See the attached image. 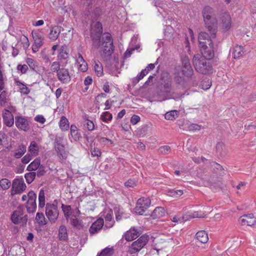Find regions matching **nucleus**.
Returning a JSON list of instances; mask_svg holds the SVG:
<instances>
[{
	"label": "nucleus",
	"instance_id": "f257e3e1",
	"mask_svg": "<svg viewBox=\"0 0 256 256\" xmlns=\"http://www.w3.org/2000/svg\"><path fill=\"white\" fill-rule=\"evenodd\" d=\"M102 24L98 22H92L91 24L90 34L94 45L100 48V54L102 56H110L114 50L113 41L112 36L108 32L102 34Z\"/></svg>",
	"mask_w": 256,
	"mask_h": 256
},
{
	"label": "nucleus",
	"instance_id": "f03ea898",
	"mask_svg": "<svg viewBox=\"0 0 256 256\" xmlns=\"http://www.w3.org/2000/svg\"><path fill=\"white\" fill-rule=\"evenodd\" d=\"M204 22L210 36L202 32L199 34L198 40L199 46L208 44V41L212 42V39L216 38L217 28V20L212 9L210 6H206L202 11Z\"/></svg>",
	"mask_w": 256,
	"mask_h": 256
},
{
	"label": "nucleus",
	"instance_id": "7ed1b4c3",
	"mask_svg": "<svg viewBox=\"0 0 256 256\" xmlns=\"http://www.w3.org/2000/svg\"><path fill=\"white\" fill-rule=\"evenodd\" d=\"M175 90V85H172V78L168 74H165L162 76V82L158 92V96L161 98L160 100L175 98L174 96Z\"/></svg>",
	"mask_w": 256,
	"mask_h": 256
},
{
	"label": "nucleus",
	"instance_id": "20e7f679",
	"mask_svg": "<svg viewBox=\"0 0 256 256\" xmlns=\"http://www.w3.org/2000/svg\"><path fill=\"white\" fill-rule=\"evenodd\" d=\"M192 62L195 70L199 73L206 74L212 72V66L205 58L200 54L195 55L192 59Z\"/></svg>",
	"mask_w": 256,
	"mask_h": 256
},
{
	"label": "nucleus",
	"instance_id": "39448f33",
	"mask_svg": "<svg viewBox=\"0 0 256 256\" xmlns=\"http://www.w3.org/2000/svg\"><path fill=\"white\" fill-rule=\"evenodd\" d=\"M66 140L62 136H57L55 139L54 148L56 154L60 160H64L68 156V152L66 150Z\"/></svg>",
	"mask_w": 256,
	"mask_h": 256
},
{
	"label": "nucleus",
	"instance_id": "423d86ee",
	"mask_svg": "<svg viewBox=\"0 0 256 256\" xmlns=\"http://www.w3.org/2000/svg\"><path fill=\"white\" fill-rule=\"evenodd\" d=\"M46 214L51 222H55L57 220L59 210L58 207V202L54 200L52 203H47L46 205Z\"/></svg>",
	"mask_w": 256,
	"mask_h": 256
},
{
	"label": "nucleus",
	"instance_id": "0eeeda50",
	"mask_svg": "<svg viewBox=\"0 0 256 256\" xmlns=\"http://www.w3.org/2000/svg\"><path fill=\"white\" fill-rule=\"evenodd\" d=\"M12 222L16 224L24 226L28 222V216L24 214L22 208L19 207L14 210L11 216Z\"/></svg>",
	"mask_w": 256,
	"mask_h": 256
},
{
	"label": "nucleus",
	"instance_id": "6e6552de",
	"mask_svg": "<svg viewBox=\"0 0 256 256\" xmlns=\"http://www.w3.org/2000/svg\"><path fill=\"white\" fill-rule=\"evenodd\" d=\"M16 112V108L12 106H9L7 109L4 110L2 116L4 124L8 127H11L14 125V116L12 114Z\"/></svg>",
	"mask_w": 256,
	"mask_h": 256
},
{
	"label": "nucleus",
	"instance_id": "1a4fd4ad",
	"mask_svg": "<svg viewBox=\"0 0 256 256\" xmlns=\"http://www.w3.org/2000/svg\"><path fill=\"white\" fill-rule=\"evenodd\" d=\"M149 237L146 235H142L138 240L132 242L130 248V254H134L140 251L147 244Z\"/></svg>",
	"mask_w": 256,
	"mask_h": 256
},
{
	"label": "nucleus",
	"instance_id": "9d476101",
	"mask_svg": "<svg viewBox=\"0 0 256 256\" xmlns=\"http://www.w3.org/2000/svg\"><path fill=\"white\" fill-rule=\"evenodd\" d=\"M32 36L34 40V44L32 46V50L34 53L38 51L40 48L44 43V36L42 32L35 31L32 32Z\"/></svg>",
	"mask_w": 256,
	"mask_h": 256
},
{
	"label": "nucleus",
	"instance_id": "9b49d317",
	"mask_svg": "<svg viewBox=\"0 0 256 256\" xmlns=\"http://www.w3.org/2000/svg\"><path fill=\"white\" fill-rule=\"evenodd\" d=\"M202 58L210 60L214 56V50L212 42L208 41V44L199 46Z\"/></svg>",
	"mask_w": 256,
	"mask_h": 256
},
{
	"label": "nucleus",
	"instance_id": "f8f14e48",
	"mask_svg": "<svg viewBox=\"0 0 256 256\" xmlns=\"http://www.w3.org/2000/svg\"><path fill=\"white\" fill-rule=\"evenodd\" d=\"M26 185L22 178L14 179L12 184L11 195L13 196L17 194H20L26 190Z\"/></svg>",
	"mask_w": 256,
	"mask_h": 256
},
{
	"label": "nucleus",
	"instance_id": "ddd939ff",
	"mask_svg": "<svg viewBox=\"0 0 256 256\" xmlns=\"http://www.w3.org/2000/svg\"><path fill=\"white\" fill-rule=\"evenodd\" d=\"M36 195L33 191L28 193V200L26 202V208L28 213H34L36 209Z\"/></svg>",
	"mask_w": 256,
	"mask_h": 256
},
{
	"label": "nucleus",
	"instance_id": "4468645a",
	"mask_svg": "<svg viewBox=\"0 0 256 256\" xmlns=\"http://www.w3.org/2000/svg\"><path fill=\"white\" fill-rule=\"evenodd\" d=\"M56 75L58 80L62 84H68L71 80L70 72L68 68H62Z\"/></svg>",
	"mask_w": 256,
	"mask_h": 256
},
{
	"label": "nucleus",
	"instance_id": "2eb2a0df",
	"mask_svg": "<svg viewBox=\"0 0 256 256\" xmlns=\"http://www.w3.org/2000/svg\"><path fill=\"white\" fill-rule=\"evenodd\" d=\"M15 120L16 126L20 130L27 131L29 129L28 122L24 117L18 116L16 117Z\"/></svg>",
	"mask_w": 256,
	"mask_h": 256
},
{
	"label": "nucleus",
	"instance_id": "dca6fc26",
	"mask_svg": "<svg viewBox=\"0 0 256 256\" xmlns=\"http://www.w3.org/2000/svg\"><path fill=\"white\" fill-rule=\"evenodd\" d=\"M238 220L243 226H252L256 224V218L253 214L242 216L240 217Z\"/></svg>",
	"mask_w": 256,
	"mask_h": 256
},
{
	"label": "nucleus",
	"instance_id": "f3484780",
	"mask_svg": "<svg viewBox=\"0 0 256 256\" xmlns=\"http://www.w3.org/2000/svg\"><path fill=\"white\" fill-rule=\"evenodd\" d=\"M75 59L79 70L82 72H86L88 68V64L82 55L80 53H78V54L76 56Z\"/></svg>",
	"mask_w": 256,
	"mask_h": 256
},
{
	"label": "nucleus",
	"instance_id": "a211bd4d",
	"mask_svg": "<svg viewBox=\"0 0 256 256\" xmlns=\"http://www.w3.org/2000/svg\"><path fill=\"white\" fill-rule=\"evenodd\" d=\"M104 222L102 218H100L94 222L90 226L89 232L90 234H94L98 232L104 226Z\"/></svg>",
	"mask_w": 256,
	"mask_h": 256
},
{
	"label": "nucleus",
	"instance_id": "6ab92c4d",
	"mask_svg": "<svg viewBox=\"0 0 256 256\" xmlns=\"http://www.w3.org/2000/svg\"><path fill=\"white\" fill-rule=\"evenodd\" d=\"M222 26L226 30L229 29L231 26V18L230 15L227 13L222 14L220 17Z\"/></svg>",
	"mask_w": 256,
	"mask_h": 256
},
{
	"label": "nucleus",
	"instance_id": "aec40b11",
	"mask_svg": "<svg viewBox=\"0 0 256 256\" xmlns=\"http://www.w3.org/2000/svg\"><path fill=\"white\" fill-rule=\"evenodd\" d=\"M158 6V10L163 17L164 22L166 24L168 23V21L171 22L172 21V18L168 14V10H166L164 4H162V6Z\"/></svg>",
	"mask_w": 256,
	"mask_h": 256
},
{
	"label": "nucleus",
	"instance_id": "412c9836",
	"mask_svg": "<svg viewBox=\"0 0 256 256\" xmlns=\"http://www.w3.org/2000/svg\"><path fill=\"white\" fill-rule=\"evenodd\" d=\"M182 67L187 69V74H192L193 70L190 63V60L187 56H184L181 58Z\"/></svg>",
	"mask_w": 256,
	"mask_h": 256
},
{
	"label": "nucleus",
	"instance_id": "4be33fe9",
	"mask_svg": "<svg viewBox=\"0 0 256 256\" xmlns=\"http://www.w3.org/2000/svg\"><path fill=\"white\" fill-rule=\"evenodd\" d=\"M113 212L112 210L106 211L104 213V216L105 218L106 224L105 226L110 228H111L114 223L112 220Z\"/></svg>",
	"mask_w": 256,
	"mask_h": 256
},
{
	"label": "nucleus",
	"instance_id": "5701e85b",
	"mask_svg": "<svg viewBox=\"0 0 256 256\" xmlns=\"http://www.w3.org/2000/svg\"><path fill=\"white\" fill-rule=\"evenodd\" d=\"M60 32V28L58 26H54L52 28L49 34V38L52 41H54L58 39Z\"/></svg>",
	"mask_w": 256,
	"mask_h": 256
},
{
	"label": "nucleus",
	"instance_id": "b1692460",
	"mask_svg": "<svg viewBox=\"0 0 256 256\" xmlns=\"http://www.w3.org/2000/svg\"><path fill=\"white\" fill-rule=\"evenodd\" d=\"M166 211L162 207H157L153 211L152 216L154 218H159L166 215Z\"/></svg>",
	"mask_w": 256,
	"mask_h": 256
},
{
	"label": "nucleus",
	"instance_id": "393cba45",
	"mask_svg": "<svg viewBox=\"0 0 256 256\" xmlns=\"http://www.w3.org/2000/svg\"><path fill=\"white\" fill-rule=\"evenodd\" d=\"M196 238L201 243H206L208 240V234L204 230L198 232L196 234Z\"/></svg>",
	"mask_w": 256,
	"mask_h": 256
},
{
	"label": "nucleus",
	"instance_id": "a878e982",
	"mask_svg": "<svg viewBox=\"0 0 256 256\" xmlns=\"http://www.w3.org/2000/svg\"><path fill=\"white\" fill-rule=\"evenodd\" d=\"M202 216V214L198 212H189L182 215V219L186 221L191 218H201Z\"/></svg>",
	"mask_w": 256,
	"mask_h": 256
},
{
	"label": "nucleus",
	"instance_id": "bb28decb",
	"mask_svg": "<svg viewBox=\"0 0 256 256\" xmlns=\"http://www.w3.org/2000/svg\"><path fill=\"white\" fill-rule=\"evenodd\" d=\"M138 232L136 230L131 228L126 232L124 238L127 241L130 242L136 239L138 236Z\"/></svg>",
	"mask_w": 256,
	"mask_h": 256
},
{
	"label": "nucleus",
	"instance_id": "cd10ccee",
	"mask_svg": "<svg viewBox=\"0 0 256 256\" xmlns=\"http://www.w3.org/2000/svg\"><path fill=\"white\" fill-rule=\"evenodd\" d=\"M68 56L67 46L66 45L60 46L58 50V58L59 60H66L68 58Z\"/></svg>",
	"mask_w": 256,
	"mask_h": 256
},
{
	"label": "nucleus",
	"instance_id": "c85d7f7f",
	"mask_svg": "<svg viewBox=\"0 0 256 256\" xmlns=\"http://www.w3.org/2000/svg\"><path fill=\"white\" fill-rule=\"evenodd\" d=\"M28 150L32 156H36L38 155L39 152V146L36 142L32 141L30 142L28 148Z\"/></svg>",
	"mask_w": 256,
	"mask_h": 256
},
{
	"label": "nucleus",
	"instance_id": "c756f323",
	"mask_svg": "<svg viewBox=\"0 0 256 256\" xmlns=\"http://www.w3.org/2000/svg\"><path fill=\"white\" fill-rule=\"evenodd\" d=\"M26 148L24 144H20L18 146L17 150L14 154V156L16 158H21L26 152Z\"/></svg>",
	"mask_w": 256,
	"mask_h": 256
},
{
	"label": "nucleus",
	"instance_id": "7c9ffc66",
	"mask_svg": "<svg viewBox=\"0 0 256 256\" xmlns=\"http://www.w3.org/2000/svg\"><path fill=\"white\" fill-rule=\"evenodd\" d=\"M59 126L62 131L68 130L70 128V124L66 116H62L61 117L59 122Z\"/></svg>",
	"mask_w": 256,
	"mask_h": 256
},
{
	"label": "nucleus",
	"instance_id": "2f4dec72",
	"mask_svg": "<svg viewBox=\"0 0 256 256\" xmlns=\"http://www.w3.org/2000/svg\"><path fill=\"white\" fill-rule=\"evenodd\" d=\"M94 72L98 76L100 77L103 75V67L102 64L100 62L94 61Z\"/></svg>",
	"mask_w": 256,
	"mask_h": 256
},
{
	"label": "nucleus",
	"instance_id": "473e14b6",
	"mask_svg": "<svg viewBox=\"0 0 256 256\" xmlns=\"http://www.w3.org/2000/svg\"><path fill=\"white\" fill-rule=\"evenodd\" d=\"M150 200L148 198H139L136 204L138 206H143V208L147 209L150 205Z\"/></svg>",
	"mask_w": 256,
	"mask_h": 256
},
{
	"label": "nucleus",
	"instance_id": "72a5a7b5",
	"mask_svg": "<svg viewBox=\"0 0 256 256\" xmlns=\"http://www.w3.org/2000/svg\"><path fill=\"white\" fill-rule=\"evenodd\" d=\"M174 30L170 26H166L164 29V36L166 40H169L173 36Z\"/></svg>",
	"mask_w": 256,
	"mask_h": 256
},
{
	"label": "nucleus",
	"instance_id": "f704fd0d",
	"mask_svg": "<svg viewBox=\"0 0 256 256\" xmlns=\"http://www.w3.org/2000/svg\"><path fill=\"white\" fill-rule=\"evenodd\" d=\"M244 53V48L240 46H236L234 48L233 55L234 58L242 56Z\"/></svg>",
	"mask_w": 256,
	"mask_h": 256
},
{
	"label": "nucleus",
	"instance_id": "c9c22d12",
	"mask_svg": "<svg viewBox=\"0 0 256 256\" xmlns=\"http://www.w3.org/2000/svg\"><path fill=\"white\" fill-rule=\"evenodd\" d=\"M36 220L40 226H44L47 224L46 218L42 212H37L36 216Z\"/></svg>",
	"mask_w": 256,
	"mask_h": 256
},
{
	"label": "nucleus",
	"instance_id": "e433bc0d",
	"mask_svg": "<svg viewBox=\"0 0 256 256\" xmlns=\"http://www.w3.org/2000/svg\"><path fill=\"white\" fill-rule=\"evenodd\" d=\"M58 236L60 240H65L68 238L67 230L65 226H61L58 230Z\"/></svg>",
	"mask_w": 256,
	"mask_h": 256
},
{
	"label": "nucleus",
	"instance_id": "4c0bfd02",
	"mask_svg": "<svg viewBox=\"0 0 256 256\" xmlns=\"http://www.w3.org/2000/svg\"><path fill=\"white\" fill-rule=\"evenodd\" d=\"M184 194V192L182 190H169L166 192L168 196L174 198H178Z\"/></svg>",
	"mask_w": 256,
	"mask_h": 256
},
{
	"label": "nucleus",
	"instance_id": "58836bf2",
	"mask_svg": "<svg viewBox=\"0 0 256 256\" xmlns=\"http://www.w3.org/2000/svg\"><path fill=\"white\" fill-rule=\"evenodd\" d=\"M114 253L113 247H106L103 249L97 256H112Z\"/></svg>",
	"mask_w": 256,
	"mask_h": 256
},
{
	"label": "nucleus",
	"instance_id": "ea45409f",
	"mask_svg": "<svg viewBox=\"0 0 256 256\" xmlns=\"http://www.w3.org/2000/svg\"><path fill=\"white\" fill-rule=\"evenodd\" d=\"M40 164V159L37 158L28 166L27 170L29 171L36 170L39 167Z\"/></svg>",
	"mask_w": 256,
	"mask_h": 256
},
{
	"label": "nucleus",
	"instance_id": "a19ab883",
	"mask_svg": "<svg viewBox=\"0 0 256 256\" xmlns=\"http://www.w3.org/2000/svg\"><path fill=\"white\" fill-rule=\"evenodd\" d=\"M45 204V194L44 190L42 188L38 194V206L40 208H43Z\"/></svg>",
	"mask_w": 256,
	"mask_h": 256
},
{
	"label": "nucleus",
	"instance_id": "79ce46f5",
	"mask_svg": "<svg viewBox=\"0 0 256 256\" xmlns=\"http://www.w3.org/2000/svg\"><path fill=\"white\" fill-rule=\"evenodd\" d=\"M178 111L176 110H171L165 114L164 118L167 120H173L178 117Z\"/></svg>",
	"mask_w": 256,
	"mask_h": 256
},
{
	"label": "nucleus",
	"instance_id": "37998d69",
	"mask_svg": "<svg viewBox=\"0 0 256 256\" xmlns=\"http://www.w3.org/2000/svg\"><path fill=\"white\" fill-rule=\"evenodd\" d=\"M26 62L32 70L37 72L38 70V64L34 59L28 58L26 60Z\"/></svg>",
	"mask_w": 256,
	"mask_h": 256
},
{
	"label": "nucleus",
	"instance_id": "c03bdc74",
	"mask_svg": "<svg viewBox=\"0 0 256 256\" xmlns=\"http://www.w3.org/2000/svg\"><path fill=\"white\" fill-rule=\"evenodd\" d=\"M16 83L21 93L24 94H28L30 92L29 89L25 84L20 81H16Z\"/></svg>",
	"mask_w": 256,
	"mask_h": 256
},
{
	"label": "nucleus",
	"instance_id": "a18cd8bd",
	"mask_svg": "<svg viewBox=\"0 0 256 256\" xmlns=\"http://www.w3.org/2000/svg\"><path fill=\"white\" fill-rule=\"evenodd\" d=\"M174 81L175 82V88H180L184 86V79L182 77L176 76L174 77Z\"/></svg>",
	"mask_w": 256,
	"mask_h": 256
},
{
	"label": "nucleus",
	"instance_id": "49530a36",
	"mask_svg": "<svg viewBox=\"0 0 256 256\" xmlns=\"http://www.w3.org/2000/svg\"><path fill=\"white\" fill-rule=\"evenodd\" d=\"M11 185V182L7 178H2L0 180V186L2 190H6L10 188Z\"/></svg>",
	"mask_w": 256,
	"mask_h": 256
},
{
	"label": "nucleus",
	"instance_id": "de8ad7c7",
	"mask_svg": "<svg viewBox=\"0 0 256 256\" xmlns=\"http://www.w3.org/2000/svg\"><path fill=\"white\" fill-rule=\"evenodd\" d=\"M60 63L58 62H53L50 66V70L52 72H56V74L60 70Z\"/></svg>",
	"mask_w": 256,
	"mask_h": 256
},
{
	"label": "nucleus",
	"instance_id": "09e8293b",
	"mask_svg": "<svg viewBox=\"0 0 256 256\" xmlns=\"http://www.w3.org/2000/svg\"><path fill=\"white\" fill-rule=\"evenodd\" d=\"M112 116L108 112H105L101 115V119L104 122L110 121L112 120Z\"/></svg>",
	"mask_w": 256,
	"mask_h": 256
},
{
	"label": "nucleus",
	"instance_id": "8fccbe9b",
	"mask_svg": "<svg viewBox=\"0 0 256 256\" xmlns=\"http://www.w3.org/2000/svg\"><path fill=\"white\" fill-rule=\"evenodd\" d=\"M24 177L26 182L28 184H30L32 182L36 177V172H30L29 173H27L25 174Z\"/></svg>",
	"mask_w": 256,
	"mask_h": 256
},
{
	"label": "nucleus",
	"instance_id": "3c124183",
	"mask_svg": "<svg viewBox=\"0 0 256 256\" xmlns=\"http://www.w3.org/2000/svg\"><path fill=\"white\" fill-rule=\"evenodd\" d=\"M212 86V82L209 80H203L201 84L200 87L204 90H206L210 88Z\"/></svg>",
	"mask_w": 256,
	"mask_h": 256
},
{
	"label": "nucleus",
	"instance_id": "603ef678",
	"mask_svg": "<svg viewBox=\"0 0 256 256\" xmlns=\"http://www.w3.org/2000/svg\"><path fill=\"white\" fill-rule=\"evenodd\" d=\"M62 208L65 216L66 218L70 216V215L71 207L70 206L62 204Z\"/></svg>",
	"mask_w": 256,
	"mask_h": 256
},
{
	"label": "nucleus",
	"instance_id": "864d4df0",
	"mask_svg": "<svg viewBox=\"0 0 256 256\" xmlns=\"http://www.w3.org/2000/svg\"><path fill=\"white\" fill-rule=\"evenodd\" d=\"M170 148L168 146H164L159 148V152L163 154H168L170 152Z\"/></svg>",
	"mask_w": 256,
	"mask_h": 256
},
{
	"label": "nucleus",
	"instance_id": "5fc2aeb1",
	"mask_svg": "<svg viewBox=\"0 0 256 256\" xmlns=\"http://www.w3.org/2000/svg\"><path fill=\"white\" fill-rule=\"evenodd\" d=\"M71 224L77 228H80L82 227V222L76 218H72L71 220Z\"/></svg>",
	"mask_w": 256,
	"mask_h": 256
},
{
	"label": "nucleus",
	"instance_id": "6e6d98bb",
	"mask_svg": "<svg viewBox=\"0 0 256 256\" xmlns=\"http://www.w3.org/2000/svg\"><path fill=\"white\" fill-rule=\"evenodd\" d=\"M84 126L88 130L92 131L94 130V124L90 120H86L84 122Z\"/></svg>",
	"mask_w": 256,
	"mask_h": 256
},
{
	"label": "nucleus",
	"instance_id": "4d7b16f0",
	"mask_svg": "<svg viewBox=\"0 0 256 256\" xmlns=\"http://www.w3.org/2000/svg\"><path fill=\"white\" fill-rule=\"evenodd\" d=\"M146 210V208H143L142 206H141L140 205L138 206V204H137L136 206L134 208L135 212L140 215L143 214Z\"/></svg>",
	"mask_w": 256,
	"mask_h": 256
},
{
	"label": "nucleus",
	"instance_id": "13d9d810",
	"mask_svg": "<svg viewBox=\"0 0 256 256\" xmlns=\"http://www.w3.org/2000/svg\"><path fill=\"white\" fill-rule=\"evenodd\" d=\"M98 140L100 144L106 145L112 144H113V142L110 140L104 137L98 138Z\"/></svg>",
	"mask_w": 256,
	"mask_h": 256
},
{
	"label": "nucleus",
	"instance_id": "bf43d9fd",
	"mask_svg": "<svg viewBox=\"0 0 256 256\" xmlns=\"http://www.w3.org/2000/svg\"><path fill=\"white\" fill-rule=\"evenodd\" d=\"M70 136L75 142L78 141L81 138L80 134L78 130L70 132Z\"/></svg>",
	"mask_w": 256,
	"mask_h": 256
},
{
	"label": "nucleus",
	"instance_id": "052dcab7",
	"mask_svg": "<svg viewBox=\"0 0 256 256\" xmlns=\"http://www.w3.org/2000/svg\"><path fill=\"white\" fill-rule=\"evenodd\" d=\"M182 216H181L180 214L174 216L171 218V222L176 224L181 222L183 221Z\"/></svg>",
	"mask_w": 256,
	"mask_h": 256
},
{
	"label": "nucleus",
	"instance_id": "680f3d73",
	"mask_svg": "<svg viewBox=\"0 0 256 256\" xmlns=\"http://www.w3.org/2000/svg\"><path fill=\"white\" fill-rule=\"evenodd\" d=\"M32 155H31L30 154H26L22 158V162L24 164L28 163L32 158Z\"/></svg>",
	"mask_w": 256,
	"mask_h": 256
},
{
	"label": "nucleus",
	"instance_id": "e2e57ef3",
	"mask_svg": "<svg viewBox=\"0 0 256 256\" xmlns=\"http://www.w3.org/2000/svg\"><path fill=\"white\" fill-rule=\"evenodd\" d=\"M91 154L93 156H100L102 152L98 148H94L92 150Z\"/></svg>",
	"mask_w": 256,
	"mask_h": 256
},
{
	"label": "nucleus",
	"instance_id": "0e129e2a",
	"mask_svg": "<svg viewBox=\"0 0 256 256\" xmlns=\"http://www.w3.org/2000/svg\"><path fill=\"white\" fill-rule=\"evenodd\" d=\"M147 74V71L146 70H142L136 78L137 82H138L142 80Z\"/></svg>",
	"mask_w": 256,
	"mask_h": 256
},
{
	"label": "nucleus",
	"instance_id": "69168bd1",
	"mask_svg": "<svg viewBox=\"0 0 256 256\" xmlns=\"http://www.w3.org/2000/svg\"><path fill=\"white\" fill-rule=\"evenodd\" d=\"M17 69L19 70H20L22 73L24 74L28 70V66L26 64H18L17 66Z\"/></svg>",
	"mask_w": 256,
	"mask_h": 256
},
{
	"label": "nucleus",
	"instance_id": "338daca9",
	"mask_svg": "<svg viewBox=\"0 0 256 256\" xmlns=\"http://www.w3.org/2000/svg\"><path fill=\"white\" fill-rule=\"evenodd\" d=\"M189 129L193 131L199 130L201 129V126L196 124H192L189 126Z\"/></svg>",
	"mask_w": 256,
	"mask_h": 256
},
{
	"label": "nucleus",
	"instance_id": "774afa93",
	"mask_svg": "<svg viewBox=\"0 0 256 256\" xmlns=\"http://www.w3.org/2000/svg\"><path fill=\"white\" fill-rule=\"evenodd\" d=\"M34 120L43 124L45 122L46 119L42 116L38 115L34 118Z\"/></svg>",
	"mask_w": 256,
	"mask_h": 256
}]
</instances>
